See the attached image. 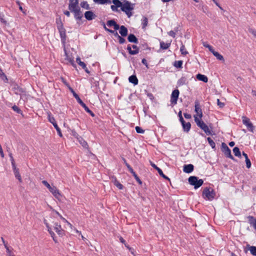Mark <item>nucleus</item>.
<instances>
[{"mask_svg":"<svg viewBox=\"0 0 256 256\" xmlns=\"http://www.w3.org/2000/svg\"><path fill=\"white\" fill-rule=\"evenodd\" d=\"M134 4L124 0L121 10L125 12L128 18H130L132 15V11L134 9Z\"/></svg>","mask_w":256,"mask_h":256,"instance_id":"1","label":"nucleus"},{"mask_svg":"<svg viewBox=\"0 0 256 256\" xmlns=\"http://www.w3.org/2000/svg\"><path fill=\"white\" fill-rule=\"evenodd\" d=\"M202 196L204 199L212 200L216 196V192L212 188H206L202 192Z\"/></svg>","mask_w":256,"mask_h":256,"instance_id":"2","label":"nucleus"},{"mask_svg":"<svg viewBox=\"0 0 256 256\" xmlns=\"http://www.w3.org/2000/svg\"><path fill=\"white\" fill-rule=\"evenodd\" d=\"M194 121L197 126L202 129L208 135L212 134L211 131L209 130L208 126L197 116H194Z\"/></svg>","mask_w":256,"mask_h":256,"instance_id":"3","label":"nucleus"},{"mask_svg":"<svg viewBox=\"0 0 256 256\" xmlns=\"http://www.w3.org/2000/svg\"><path fill=\"white\" fill-rule=\"evenodd\" d=\"M188 182L190 185L194 186V188H198L202 185L204 181L202 179L198 180L196 176H190L188 179Z\"/></svg>","mask_w":256,"mask_h":256,"instance_id":"4","label":"nucleus"},{"mask_svg":"<svg viewBox=\"0 0 256 256\" xmlns=\"http://www.w3.org/2000/svg\"><path fill=\"white\" fill-rule=\"evenodd\" d=\"M73 96L76 98L78 102L84 108L86 111L88 113L90 114V115L92 116H94V113L88 108L86 106V104L79 97L78 95L74 91L72 92Z\"/></svg>","mask_w":256,"mask_h":256,"instance_id":"5","label":"nucleus"},{"mask_svg":"<svg viewBox=\"0 0 256 256\" xmlns=\"http://www.w3.org/2000/svg\"><path fill=\"white\" fill-rule=\"evenodd\" d=\"M242 120L243 124L246 126L248 130L251 132H254V126L250 122V118L246 116H242Z\"/></svg>","mask_w":256,"mask_h":256,"instance_id":"6","label":"nucleus"},{"mask_svg":"<svg viewBox=\"0 0 256 256\" xmlns=\"http://www.w3.org/2000/svg\"><path fill=\"white\" fill-rule=\"evenodd\" d=\"M180 92L178 90L176 89L172 91L170 96V103L172 106H174L177 104V101Z\"/></svg>","mask_w":256,"mask_h":256,"instance_id":"7","label":"nucleus"},{"mask_svg":"<svg viewBox=\"0 0 256 256\" xmlns=\"http://www.w3.org/2000/svg\"><path fill=\"white\" fill-rule=\"evenodd\" d=\"M222 152L224 153V154H225V156L226 157L229 158L230 159L233 160H234V158L231 154L230 150L228 148V147L227 146V145L224 142H222Z\"/></svg>","mask_w":256,"mask_h":256,"instance_id":"8","label":"nucleus"},{"mask_svg":"<svg viewBox=\"0 0 256 256\" xmlns=\"http://www.w3.org/2000/svg\"><path fill=\"white\" fill-rule=\"evenodd\" d=\"M114 4L110 6V8L113 12H118V8H120L122 6L123 3L120 0H112L111 1V3Z\"/></svg>","mask_w":256,"mask_h":256,"instance_id":"9","label":"nucleus"},{"mask_svg":"<svg viewBox=\"0 0 256 256\" xmlns=\"http://www.w3.org/2000/svg\"><path fill=\"white\" fill-rule=\"evenodd\" d=\"M122 160L124 163V164H126V167L128 168L129 171L132 174L133 176L134 177L135 179L140 184H142V182L141 181V180L140 179V178H138V176H137V174H136V172L134 171L133 169L130 166L129 164H128L127 162H126V160L125 158H122Z\"/></svg>","mask_w":256,"mask_h":256,"instance_id":"10","label":"nucleus"},{"mask_svg":"<svg viewBox=\"0 0 256 256\" xmlns=\"http://www.w3.org/2000/svg\"><path fill=\"white\" fill-rule=\"evenodd\" d=\"M194 108L195 112L196 113V116L200 120L202 116V112L198 100L194 102Z\"/></svg>","mask_w":256,"mask_h":256,"instance_id":"11","label":"nucleus"},{"mask_svg":"<svg viewBox=\"0 0 256 256\" xmlns=\"http://www.w3.org/2000/svg\"><path fill=\"white\" fill-rule=\"evenodd\" d=\"M80 8L78 0H69L68 9L70 11Z\"/></svg>","mask_w":256,"mask_h":256,"instance_id":"12","label":"nucleus"},{"mask_svg":"<svg viewBox=\"0 0 256 256\" xmlns=\"http://www.w3.org/2000/svg\"><path fill=\"white\" fill-rule=\"evenodd\" d=\"M48 190L56 198L60 199L62 196L58 189L55 186H52Z\"/></svg>","mask_w":256,"mask_h":256,"instance_id":"13","label":"nucleus"},{"mask_svg":"<svg viewBox=\"0 0 256 256\" xmlns=\"http://www.w3.org/2000/svg\"><path fill=\"white\" fill-rule=\"evenodd\" d=\"M48 120L49 121L53 124L55 128L56 129L58 135L62 137V134L60 130L56 124L55 119L53 116H50V114H48Z\"/></svg>","mask_w":256,"mask_h":256,"instance_id":"14","label":"nucleus"},{"mask_svg":"<svg viewBox=\"0 0 256 256\" xmlns=\"http://www.w3.org/2000/svg\"><path fill=\"white\" fill-rule=\"evenodd\" d=\"M73 12L74 14V18L77 20H81L82 18V14L80 11V8H78L77 9L74 10H73L70 11Z\"/></svg>","mask_w":256,"mask_h":256,"instance_id":"15","label":"nucleus"},{"mask_svg":"<svg viewBox=\"0 0 256 256\" xmlns=\"http://www.w3.org/2000/svg\"><path fill=\"white\" fill-rule=\"evenodd\" d=\"M58 29L59 31L60 34V38H62V41H64L66 40V30H65L64 26H62L60 24V26H58Z\"/></svg>","mask_w":256,"mask_h":256,"instance_id":"16","label":"nucleus"},{"mask_svg":"<svg viewBox=\"0 0 256 256\" xmlns=\"http://www.w3.org/2000/svg\"><path fill=\"white\" fill-rule=\"evenodd\" d=\"M13 171L15 176V177L20 182H22L21 176L19 172V170L16 167V164L12 166Z\"/></svg>","mask_w":256,"mask_h":256,"instance_id":"17","label":"nucleus"},{"mask_svg":"<svg viewBox=\"0 0 256 256\" xmlns=\"http://www.w3.org/2000/svg\"><path fill=\"white\" fill-rule=\"evenodd\" d=\"M54 224V230L58 235L60 236H62L64 233V230L62 228L61 226L58 222H55Z\"/></svg>","mask_w":256,"mask_h":256,"instance_id":"18","label":"nucleus"},{"mask_svg":"<svg viewBox=\"0 0 256 256\" xmlns=\"http://www.w3.org/2000/svg\"><path fill=\"white\" fill-rule=\"evenodd\" d=\"M84 17L88 20H92L96 17V16L92 11H86L84 13Z\"/></svg>","mask_w":256,"mask_h":256,"instance_id":"19","label":"nucleus"},{"mask_svg":"<svg viewBox=\"0 0 256 256\" xmlns=\"http://www.w3.org/2000/svg\"><path fill=\"white\" fill-rule=\"evenodd\" d=\"M44 224H46L47 228H48V232H49L52 238H53V240L56 242H57V240H56L55 238V234H54V233L52 231V228H51L50 226L48 224L46 220H44Z\"/></svg>","mask_w":256,"mask_h":256,"instance_id":"20","label":"nucleus"},{"mask_svg":"<svg viewBox=\"0 0 256 256\" xmlns=\"http://www.w3.org/2000/svg\"><path fill=\"white\" fill-rule=\"evenodd\" d=\"M194 166L192 164H186L184 166L183 170L186 173H190L194 170Z\"/></svg>","mask_w":256,"mask_h":256,"instance_id":"21","label":"nucleus"},{"mask_svg":"<svg viewBox=\"0 0 256 256\" xmlns=\"http://www.w3.org/2000/svg\"><path fill=\"white\" fill-rule=\"evenodd\" d=\"M107 25L108 26H114V28L115 30H118L120 28V26L118 24L116 23V22L113 20H110L107 22Z\"/></svg>","mask_w":256,"mask_h":256,"instance_id":"22","label":"nucleus"},{"mask_svg":"<svg viewBox=\"0 0 256 256\" xmlns=\"http://www.w3.org/2000/svg\"><path fill=\"white\" fill-rule=\"evenodd\" d=\"M119 29V32L122 36H126L128 35V30L126 26H120Z\"/></svg>","mask_w":256,"mask_h":256,"instance_id":"23","label":"nucleus"},{"mask_svg":"<svg viewBox=\"0 0 256 256\" xmlns=\"http://www.w3.org/2000/svg\"><path fill=\"white\" fill-rule=\"evenodd\" d=\"M64 53H65V56H66V58H65V60H68V62H70V64L74 66V67H76V66L74 62V60H73V58H71L68 54L67 53L66 49L64 48Z\"/></svg>","mask_w":256,"mask_h":256,"instance_id":"24","label":"nucleus"},{"mask_svg":"<svg viewBox=\"0 0 256 256\" xmlns=\"http://www.w3.org/2000/svg\"><path fill=\"white\" fill-rule=\"evenodd\" d=\"M196 78L198 80L204 82H208V78L205 75L198 74L196 76Z\"/></svg>","mask_w":256,"mask_h":256,"instance_id":"25","label":"nucleus"},{"mask_svg":"<svg viewBox=\"0 0 256 256\" xmlns=\"http://www.w3.org/2000/svg\"><path fill=\"white\" fill-rule=\"evenodd\" d=\"M128 40L130 42L138 43V40L134 34H130L128 36Z\"/></svg>","mask_w":256,"mask_h":256,"instance_id":"26","label":"nucleus"},{"mask_svg":"<svg viewBox=\"0 0 256 256\" xmlns=\"http://www.w3.org/2000/svg\"><path fill=\"white\" fill-rule=\"evenodd\" d=\"M129 82L134 85L138 84V80L136 76L134 75L131 76L128 78Z\"/></svg>","mask_w":256,"mask_h":256,"instance_id":"27","label":"nucleus"},{"mask_svg":"<svg viewBox=\"0 0 256 256\" xmlns=\"http://www.w3.org/2000/svg\"><path fill=\"white\" fill-rule=\"evenodd\" d=\"M242 155L244 156L245 160H246V168H250L251 166V162H250V159L248 158L247 154H246L245 152H243Z\"/></svg>","mask_w":256,"mask_h":256,"instance_id":"28","label":"nucleus"},{"mask_svg":"<svg viewBox=\"0 0 256 256\" xmlns=\"http://www.w3.org/2000/svg\"><path fill=\"white\" fill-rule=\"evenodd\" d=\"M182 126L184 131L186 132H189L191 127V124L190 122H184L183 124H182Z\"/></svg>","mask_w":256,"mask_h":256,"instance_id":"29","label":"nucleus"},{"mask_svg":"<svg viewBox=\"0 0 256 256\" xmlns=\"http://www.w3.org/2000/svg\"><path fill=\"white\" fill-rule=\"evenodd\" d=\"M78 140L80 144L84 148H88V144L87 142L80 136L78 138Z\"/></svg>","mask_w":256,"mask_h":256,"instance_id":"30","label":"nucleus"},{"mask_svg":"<svg viewBox=\"0 0 256 256\" xmlns=\"http://www.w3.org/2000/svg\"><path fill=\"white\" fill-rule=\"evenodd\" d=\"M171 42L169 43H165L164 42H160V48L162 50L168 49L170 46Z\"/></svg>","mask_w":256,"mask_h":256,"instance_id":"31","label":"nucleus"},{"mask_svg":"<svg viewBox=\"0 0 256 256\" xmlns=\"http://www.w3.org/2000/svg\"><path fill=\"white\" fill-rule=\"evenodd\" d=\"M94 2L96 4H111L110 0H94Z\"/></svg>","mask_w":256,"mask_h":256,"instance_id":"32","label":"nucleus"},{"mask_svg":"<svg viewBox=\"0 0 256 256\" xmlns=\"http://www.w3.org/2000/svg\"><path fill=\"white\" fill-rule=\"evenodd\" d=\"M212 54L220 60L224 61V58L222 55L220 54L218 52H216L214 50L212 52Z\"/></svg>","mask_w":256,"mask_h":256,"instance_id":"33","label":"nucleus"},{"mask_svg":"<svg viewBox=\"0 0 256 256\" xmlns=\"http://www.w3.org/2000/svg\"><path fill=\"white\" fill-rule=\"evenodd\" d=\"M248 218L249 223L253 227L254 226L256 225V219L255 218H254L252 216H248Z\"/></svg>","mask_w":256,"mask_h":256,"instance_id":"34","label":"nucleus"},{"mask_svg":"<svg viewBox=\"0 0 256 256\" xmlns=\"http://www.w3.org/2000/svg\"><path fill=\"white\" fill-rule=\"evenodd\" d=\"M233 152L235 156L239 158L241 157V153L238 147H234L233 149Z\"/></svg>","mask_w":256,"mask_h":256,"instance_id":"35","label":"nucleus"},{"mask_svg":"<svg viewBox=\"0 0 256 256\" xmlns=\"http://www.w3.org/2000/svg\"><path fill=\"white\" fill-rule=\"evenodd\" d=\"M114 184L120 190H122L123 188V186L116 178H114V180H112Z\"/></svg>","mask_w":256,"mask_h":256,"instance_id":"36","label":"nucleus"},{"mask_svg":"<svg viewBox=\"0 0 256 256\" xmlns=\"http://www.w3.org/2000/svg\"><path fill=\"white\" fill-rule=\"evenodd\" d=\"M76 62L80 66H81L82 68H86V64L84 62L80 60V57H78L76 58Z\"/></svg>","mask_w":256,"mask_h":256,"instance_id":"37","label":"nucleus"},{"mask_svg":"<svg viewBox=\"0 0 256 256\" xmlns=\"http://www.w3.org/2000/svg\"><path fill=\"white\" fill-rule=\"evenodd\" d=\"M61 80L64 84L68 87L70 92L72 93L74 92V90L70 86V84L66 82L64 78H61Z\"/></svg>","mask_w":256,"mask_h":256,"instance_id":"38","label":"nucleus"},{"mask_svg":"<svg viewBox=\"0 0 256 256\" xmlns=\"http://www.w3.org/2000/svg\"><path fill=\"white\" fill-rule=\"evenodd\" d=\"M80 6L86 10H90V7L89 6V4H88L87 2L86 1H83L80 2Z\"/></svg>","mask_w":256,"mask_h":256,"instance_id":"39","label":"nucleus"},{"mask_svg":"<svg viewBox=\"0 0 256 256\" xmlns=\"http://www.w3.org/2000/svg\"><path fill=\"white\" fill-rule=\"evenodd\" d=\"M115 36L117 37L119 40V42L120 44H122L125 42L126 40L124 38H122L120 36L118 35V33L117 32H116L115 34Z\"/></svg>","mask_w":256,"mask_h":256,"instance_id":"40","label":"nucleus"},{"mask_svg":"<svg viewBox=\"0 0 256 256\" xmlns=\"http://www.w3.org/2000/svg\"><path fill=\"white\" fill-rule=\"evenodd\" d=\"M207 140L209 144L212 148H215L216 144L214 140L210 137L208 138Z\"/></svg>","mask_w":256,"mask_h":256,"instance_id":"41","label":"nucleus"},{"mask_svg":"<svg viewBox=\"0 0 256 256\" xmlns=\"http://www.w3.org/2000/svg\"><path fill=\"white\" fill-rule=\"evenodd\" d=\"M157 171L161 176L166 180H170V178L164 174L162 170L160 168H158V169L157 170Z\"/></svg>","mask_w":256,"mask_h":256,"instance_id":"42","label":"nucleus"},{"mask_svg":"<svg viewBox=\"0 0 256 256\" xmlns=\"http://www.w3.org/2000/svg\"><path fill=\"white\" fill-rule=\"evenodd\" d=\"M180 51L182 54L186 55L188 54V52L186 50L185 46L184 44H182V46L180 48Z\"/></svg>","mask_w":256,"mask_h":256,"instance_id":"43","label":"nucleus"},{"mask_svg":"<svg viewBox=\"0 0 256 256\" xmlns=\"http://www.w3.org/2000/svg\"><path fill=\"white\" fill-rule=\"evenodd\" d=\"M4 247L6 248V252L8 256H14V254L10 250L6 244H4Z\"/></svg>","mask_w":256,"mask_h":256,"instance_id":"44","label":"nucleus"},{"mask_svg":"<svg viewBox=\"0 0 256 256\" xmlns=\"http://www.w3.org/2000/svg\"><path fill=\"white\" fill-rule=\"evenodd\" d=\"M250 253L254 256H256V246H251L250 247Z\"/></svg>","mask_w":256,"mask_h":256,"instance_id":"45","label":"nucleus"},{"mask_svg":"<svg viewBox=\"0 0 256 256\" xmlns=\"http://www.w3.org/2000/svg\"><path fill=\"white\" fill-rule=\"evenodd\" d=\"M182 60H178L176 61L174 64V66L178 68H182Z\"/></svg>","mask_w":256,"mask_h":256,"instance_id":"46","label":"nucleus"},{"mask_svg":"<svg viewBox=\"0 0 256 256\" xmlns=\"http://www.w3.org/2000/svg\"><path fill=\"white\" fill-rule=\"evenodd\" d=\"M127 50L130 54L134 55L138 54V51L132 50L131 47L130 46H128Z\"/></svg>","mask_w":256,"mask_h":256,"instance_id":"47","label":"nucleus"},{"mask_svg":"<svg viewBox=\"0 0 256 256\" xmlns=\"http://www.w3.org/2000/svg\"><path fill=\"white\" fill-rule=\"evenodd\" d=\"M136 132L140 134H142L144 132V130H143L140 127L138 126L136 127Z\"/></svg>","mask_w":256,"mask_h":256,"instance_id":"48","label":"nucleus"},{"mask_svg":"<svg viewBox=\"0 0 256 256\" xmlns=\"http://www.w3.org/2000/svg\"><path fill=\"white\" fill-rule=\"evenodd\" d=\"M204 46L208 48L209 50L212 53V52L214 50V48L212 46L208 44H204Z\"/></svg>","mask_w":256,"mask_h":256,"instance_id":"49","label":"nucleus"},{"mask_svg":"<svg viewBox=\"0 0 256 256\" xmlns=\"http://www.w3.org/2000/svg\"><path fill=\"white\" fill-rule=\"evenodd\" d=\"M12 108L18 114H20L22 112L21 110L16 106H14Z\"/></svg>","mask_w":256,"mask_h":256,"instance_id":"50","label":"nucleus"},{"mask_svg":"<svg viewBox=\"0 0 256 256\" xmlns=\"http://www.w3.org/2000/svg\"><path fill=\"white\" fill-rule=\"evenodd\" d=\"M148 23V20L146 17H144V18L142 24H143V28H144L146 26H147Z\"/></svg>","mask_w":256,"mask_h":256,"instance_id":"51","label":"nucleus"},{"mask_svg":"<svg viewBox=\"0 0 256 256\" xmlns=\"http://www.w3.org/2000/svg\"><path fill=\"white\" fill-rule=\"evenodd\" d=\"M0 20L4 24H6V21L4 19V15L1 13H0Z\"/></svg>","mask_w":256,"mask_h":256,"instance_id":"52","label":"nucleus"},{"mask_svg":"<svg viewBox=\"0 0 256 256\" xmlns=\"http://www.w3.org/2000/svg\"><path fill=\"white\" fill-rule=\"evenodd\" d=\"M42 183L49 190L52 186H50L47 181L42 180Z\"/></svg>","mask_w":256,"mask_h":256,"instance_id":"53","label":"nucleus"},{"mask_svg":"<svg viewBox=\"0 0 256 256\" xmlns=\"http://www.w3.org/2000/svg\"><path fill=\"white\" fill-rule=\"evenodd\" d=\"M8 155H9V156L10 157V161H11L12 166L13 164H15L14 160V158L12 156V153L10 152Z\"/></svg>","mask_w":256,"mask_h":256,"instance_id":"54","label":"nucleus"},{"mask_svg":"<svg viewBox=\"0 0 256 256\" xmlns=\"http://www.w3.org/2000/svg\"><path fill=\"white\" fill-rule=\"evenodd\" d=\"M248 32L252 34L254 36L256 37V30L252 28H249Z\"/></svg>","mask_w":256,"mask_h":256,"instance_id":"55","label":"nucleus"},{"mask_svg":"<svg viewBox=\"0 0 256 256\" xmlns=\"http://www.w3.org/2000/svg\"><path fill=\"white\" fill-rule=\"evenodd\" d=\"M72 134L74 136L75 138H76L77 139H78V138H79L80 136H78V133L76 132L75 130H72Z\"/></svg>","mask_w":256,"mask_h":256,"instance_id":"56","label":"nucleus"},{"mask_svg":"<svg viewBox=\"0 0 256 256\" xmlns=\"http://www.w3.org/2000/svg\"><path fill=\"white\" fill-rule=\"evenodd\" d=\"M217 104L220 108H223L224 106V103L220 102L219 99H217Z\"/></svg>","mask_w":256,"mask_h":256,"instance_id":"57","label":"nucleus"},{"mask_svg":"<svg viewBox=\"0 0 256 256\" xmlns=\"http://www.w3.org/2000/svg\"><path fill=\"white\" fill-rule=\"evenodd\" d=\"M60 216V218H61L62 220L64 222H66V223H67V224H68L70 227H72V224H71L69 222H68L67 221V220H66L62 216V215H60V216Z\"/></svg>","mask_w":256,"mask_h":256,"instance_id":"58","label":"nucleus"},{"mask_svg":"<svg viewBox=\"0 0 256 256\" xmlns=\"http://www.w3.org/2000/svg\"><path fill=\"white\" fill-rule=\"evenodd\" d=\"M168 34H169V36L173 38H174L176 36V32L173 30H171L170 32H168Z\"/></svg>","mask_w":256,"mask_h":256,"instance_id":"59","label":"nucleus"},{"mask_svg":"<svg viewBox=\"0 0 256 256\" xmlns=\"http://www.w3.org/2000/svg\"><path fill=\"white\" fill-rule=\"evenodd\" d=\"M150 164L152 167H153L154 169H156V170L158 169L159 168H158L151 161H150Z\"/></svg>","mask_w":256,"mask_h":256,"instance_id":"60","label":"nucleus"},{"mask_svg":"<svg viewBox=\"0 0 256 256\" xmlns=\"http://www.w3.org/2000/svg\"><path fill=\"white\" fill-rule=\"evenodd\" d=\"M184 116L185 117V118H186L189 119V118H191V115L190 114H188L187 113H184Z\"/></svg>","mask_w":256,"mask_h":256,"instance_id":"61","label":"nucleus"},{"mask_svg":"<svg viewBox=\"0 0 256 256\" xmlns=\"http://www.w3.org/2000/svg\"><path fill=\"white\" fill-rule=\"evenodd\" d=\"M56 24H57L58 28V26H60V24L62 26H63V24L60 20H56Z\"/></svg>","mask_w":256,"mask_h":256,"instance_id":"62","label":"nucleus"},{"mask_svg":"<svg viewBox=\"0 0 256 256\" xmlns=\"http://www.w3.org/2000/svg\"><path fill=\"white\" fill-rule=\"evenodd\" d=\"M132 47L134 49V50L138 51V52H139V48H138V46L136 45H132Z\"/></svg>","mask_w":256,"mask_h":256,"instance_id":"63","label":"nucleus"},{"mask_svg":"<svg viewBox=\"0 0 256 256\" xmlns=\"http://www.w3.org/2000/svg\"><path fill=\"white\" fill-rule=\"evenodd\" d=\"M142 63L146 66H148V64L146 62V60L145 58H143L142 61Z\"/></svg>","mask_w":256,"mask_h":256,"instance_id":"64","label":"nucleus"}]
</instances>
